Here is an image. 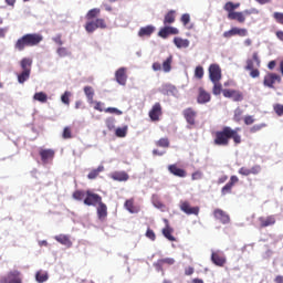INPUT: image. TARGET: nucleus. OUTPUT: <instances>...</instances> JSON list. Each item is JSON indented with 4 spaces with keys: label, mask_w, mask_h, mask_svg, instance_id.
Segmentation results:
<instances>
[{
    "label": "nucleus",
    "mask_w": 283,
    "mask_h": 283,
    "mask_svg": "<svg viewBox=\"0 0 283 283\" xmlns=\"http://www.w3.org/2000/svg\"><path fill=\"white\" fill-rule=\"evenodd\" d=\"M30 74H31V71H22L21 73L17 74L18 83H20V85H23L25 81L30 80Z\"/></svg>",
    "instance_id": "obj_31"
},
{
    "label": "nucleus",
    "mask_w": 283,
    "mask_h": 283,
    "mask_svg": "<svg viewBox=\"0 0 283 283\" xmlns=\"http://www.w3.org/2000/svg\"><path fill=\"white\" fill-rule=\"evenodd\" d=\"M240 179L238 176H231L230 181L224 185V187L221 189V195L227 196V193H231V189H233V186L239 181Z\"/></svg>",
    "instance_id": "obj_13"
},
{
    "label": "nucleus",
    "mask_w": 283,
    "mask_h": 283,
    "mask_svg": "<svg viewBox=\"0 0 283 283\" xmlns=\"http://www.w3.org/2000/svg\"><path fill=\"white\" fill-rule=\"evenodd\" d=\"M98 14H101V9L94 8L86 13L85 18L87 19V21H92V19H96Z\"/></svg>",
    "instance_id": "obj_37"
},
{
    "label": "nucleus",
    "mask_w": 283,
    "mask_h": 283,
    "mask_svg": "<svg viewBox=\"0 0 283 283\" xmlns=\"http://www.w3.org/2000/svg\"><path fill=\"white\" fill-rule=\"evenodd\" d=\"M233 134V129L231 127H224L222 132H217L216 133V139H214V145L219 146H227L229 145V135Z\"/></svg>",
    "instance_id": "obj_3"
},
{
    "label": "nucleus",
    "mask_w": 283,
    "mask_h": 283,
    "mask_svg": "<svg viewBox=\"0 0 283 283\" xmlns=\"http://www.w3.org/2000/svg\"><path fill=\"white\" fill-rule=\"evenodd\" d=\"M224 39H231V36H235V28L230 29L229 31L223 32Z\"/></svg>",
    "instance_id": "obj_58"
},
{
    "label": "nucleus",
    "mask_w": 283,
    "mask_h": 283,
    "mask_svg": "<svg viewBox=\"0 0 283 283\" xmlns=\"http://www.w3.org/2000/svg\"><path fill=\"white\" fill-rule=\"evenodd\" d=\"M70 96H72L70 91L64 92V94L61 96V101L64 105H70Z\"/></svg>",
    "instance_id": "obj_47"
},
{
    "label": "nucleus",
    "mask_w": 283,
    "mask_h": 283,
    "mask_svg": "<svg viewBox=\"0 0 283 283\" xmlns=\"http://www.w3.org/2000/svg\"><path fill=\"white\" fill-rule=\"evenodd\" d=\"M159 262H163V264H169L170 266L176 264V260L174 258L160 259Z\"/></svg>",
    "instance_id": "obj_59"
},
{
    "label": "nucleus",
    "mask_w": 283,
    "mask_h": 283,
    "mask_svg": "<svg viewBox=\"0 0 283 283\" xmlns=\"http://www.w3.org/2000/svg\"><path fill=\"white\" fill-rule=\"evenodd\" d=\"M212 93L214 94V96H220V94H222V84H220V82H212Z\"/></svg>",
    "instance_id": "obj_41"
},
{
    "label": "nucleus",
    "mask_w": 283,
    "mask_h": 283,
    "mask_svg": "<svg viewBox=\"0 0 283 283\" xmlns=\"http://www.w3.org/2000/svg\"><path fill=\"white\" fill-rule=\"evenodd\" d=\"M273 109L279 116H283V104H274Z\"/></svg>",
    "instance_id": "obj_52"
},
{
    "label": "nucleus",
    "mask_w": 283,
    "mask_h": 283,
    "mask_svg": "<svg viewBox=\"0 0 283 283\" xmlns=\"http://www.w3.org/2000/svg\"><path fill=\"white\" fill-rule=\"evenodd\" d=\"M20 66L22 72H25V71L31 72L30 67H32V60L28 57L22 59L20 62Z\"/></svg>",
    "instance_id": "obj_32"
},
{
    "label": "nucleus",
    "mask_w": 283,
    "mask_h": 283,
    "mask_svg": "<svg viewBox=\"0 0 283 283\" xmlns=\"http://www.w3.org/2000/svg\"><path fill=\"white\" fill-rule=\"evenodd\" d=\"M176 21V11L175 10H170L164 19V25H169L171 23H174Z\"/></svg>",
    "instance_id": "obj_30"
},
{
    "label": "nucleus",
    "mask_w": 283,
    "mask_h": 283,
    "mask_svg": "<svg viewBox=\"0 0 283 283\" xmlns=\"http://www.w3.org/2000/svg\"><path fill=\"white\" fill-rule=\"evenodd\" d=\"M107 28V24L105 23V19L97 18L95 20H88L85 24V30L88 34H93V32H96V30H105Z\"/></svg>",
    "instance_id": "obj_2"
},
{
    "label": "nucleus",
    "mask_w": 283,
    "mask_h": 283,
    "mask_svg": "<svg viewBox=\"0 0 283 283\" xmlns=\"http://www.w3.org/2000/svg\"><path fill=\"white\" fill-rule=\"evenodd\" d=\"M99 202H103V198L101 196L90 190L86 191V197L84 199V205H86V207H96Z\"/></svg>",
    "instance_id": "obj_6"
},
{
    "label": "nucleus",
    "mask_w": 283,
    "mask_h": 283,
    "mask_svg": "<svg viewBox=\"0 0 283 283\" xmlns=\"http://www.w3.org/2000/svg\"><path fill=\"white\" fill-rule=\"evenodd\" d=\"M208 72L211 83H220L222 81V69H220L219 64H210Z\"/></svg>",
    "instance_id": "obj_5"
},
{
    "label": "nucleus",
    "mask_w": 283,
    "mask_h": 283,
    "mask_svg": "<svg viewBox=\"0 0 283 283\" xmlns=\"http://www.w3.org/2000/svg\"><path fill=\"white\" fill-rule=\"evenodd\" d=\"M239 174H240L241 176H251V170H250V168L241 167V168L239 169Z\"/></svg>",
    "instance_id": "obj_60"
},
{
    "label": "nucleus",
    "mask_w": 283,
    "mask_h": 283,
    "mask_svg": "<svg viewBox=\"0 0 283 283\" xmlns=\"http://www.w3.org/2000/svg\"><path fill=\"white\" fill-rule=\"evenodd\" d=\"M33 101H38V103H48V94L38 92L33 95Z\"/></svg>",
    "instance_id": "obj_36"
},
{
    "label": "nucleus",
    "mask_w": 283,
    "mask_h": 283,
    "mask_svg": "<svg viewBox=\"0 0 283 283\" xmlns=\"http://www.w3.org/2000/svg\"><path fill=\"white\" fill-rule=\"evenodd\" d=\"M52 41H54V43H56V45H63V40H61V34L53 36Z\"/></svg>",
    "instance_id": "obj_64"
},
{
    "label": "nucleus",
    "mask_w": 283,
    "mask_h": 283,
    "mask_svg": "<svg viewBox=\"0 0 283 283\" xmlns=\"http://www.w3.org/2000/svg\"><path fill=\"white\" fill-rule=\"evenodd\" d=\"M261 61L258 56V53H253L252 59H249L247 61L245 70L249 72L250 70H255L256 67H260Z\"/></svg>",
    "instance_id": "obj_12"
},
{
    "label": "nucleus",
    "mask_w": 283,
    "mask_h": 283,
    "mask_svg": "<svg viewBox=\"0 0 283 283\" xmlns=\"http://www.w3.org/2000/svg\"><path fill=\"white\" fill-rule=\"evenodd\" d=\"M223 96L224 98H232L234 103H240L244 101V95L240 91L235 90H223Z\"/></svg>",
    "instance_id": "obj_8"
},
{
    "label": "nucleus",
    "mask_w": 283,
    "mask_h": 283,
    "mask_svg": "<svg viewBox=\"0 0 283 283\" xmlns=\"http://www.w3.org/2000/svg\"><path fill=\"white\" fill-rule=\"evenodd\" d=\"M234 36H249V31L247 29L234 27Z\"/></svg>",
    "instance_id": "obj_44"
},
{
    "label": "nucleus",
    "mask_w": 283,
    "mask_h": 283,
    "mask_svg": "<svg viewBox=\"0 0 283 283\" xmlns=\"http://www.w3.org/2000/svg\"><path fill=\"white\" fill-rule=\"evenodd\" d=\"M84 94L88 103H94V88L92 86H85Z\"/></svg>",
    "instance_id": "obj_34"
},
{
    "label": "nucleus",
    "mask_w": 283,
    "mask_h": 283,
    "mask_svg": "<svg viewBox=\"0 0 283 283\" xmlns=\"http://www.w3.org/2000/svg\"><path fill=\"white\" fill-rule=\"evenodd\" d=\"M0 283H23L21 272L19 270L9 271L0 277Z\"/></svg>",
    "instance_id": "obj_4"
},
{
    "label": "nucleus",
    "mask_w": 283,
    "mask_h": 283,
    "mask_svg": "<svg viewBox=\"0 0 283 283\" xmlns=\"http://www.w3.org/2000/svg\"><path fill=\"white\" fill-rule=\"evenodd\" d=\"M97 218L98 220H105L107 218V205L103 203V201L98 202Z\"/></svg>",
    "instance_id": "obj_22"
},
{
    "label": "nucleus",
    "mask_w": 283,
    "mask_h": 283,
    "mask_svg": "<svg viewBox=\"0 0 283 283\" xmlns=\"http://www.w3.org/2000/svg\"><path fill=\"white\" fill-rule=\"evenodd\" d=\"M264 127H266V124L262 123V124H255L252 128L251 132L252 134H255V132H260V129H264Z\"/></svg>",
    "instance_id": "obj_56"
},
{
    "label": "nucleus",
    "mask_w": 283,
    "mask_h": 283,
    "mask_svg": "<svg viewBox=\"0 0 283 283\" xmlns=\"http://www.w3.org/2000/svg\"><path fill=\"white\" fill-rule=\"evenodd\" d=\"M282 82V77L280 75H277V73H268L264 76L263 80V85L264 87H270V90H273V85H275V83H281Z\"/></svg>",
    "instance_id": "obj_7"
},
{
    "label": "nucleus",
    "mask_w": 283,
    "mask_h": 283,
    "mask_svg": "<svg viewBox=\"0 0 283 283\" xmlns=\"http://www.w3.org/2000/svg\"><path fill=\"white\" fill-rule=\"evenodd\" d=\"M106 114H116L117 116H122L123 111L116 108V107H107L105 109Z\"/></svg>",
    "instance_id": "obj_49"
},
{
    "label": "nucleus",
    "mask_w": 283,
    "mask_h": 283,
    "mask_svg": "<svg viewBox=\"0 0 283 283\" xmlns=\"http://www.w3.org/2000/svg\"><path fill=\"white\" fill-rule=\"evenodd\" d=\"M180 21L184 25H189V22L191 21V15L189 13H184Z\"/></svg>",
    "instance_id": "obj_50"
},
{
    "label": "nucleus",
    "mask_w": 283,
    "mask_h": 283,
    "mask_svg": "<svg viewBox=\"0 0 283 283\" xmlns=\"http://www.w3.org/2000/svg\"><path fill=\"white\" fill-rule=\"evenodd\" d=\"M146 238H148V240H151V242H156V233L154 232V230L147 229Z\"/></svg>",
    "instance_id": "obj_51"
},
{
    "label": "nucleus",
    "mask_w": 283,
    "mask_h": 283,
    "mask_svg": "<svg viewBox=\"0 0 283 283\" xmlns=\"http://www.w3.org/2000/svg\"><path fill=\"white\" fill-rule=\"evenodd\" d=\"M151 69L154 72H160L163 70V64L159 62H155L153 63Z\"/></svg>",
    "instance_id": "obj_62"
},
{
    "label": "nucleus",
    "mask_w": 283,
    "mask_h": 283,
    "mask_svg": "<svg viewBox=\"0 0 283 283\" xmlns=\"http://www.w3.org/2000/svg\"><path fill=\"white\" fill-rule=\"evenodd\" d=\"M153 32H156V27L149 24L146 27H142L137 34L140 39H145V36H151Z\"/></svg>",
    "instance_id": "obj_14"
},
{
    "label": "nucleus",
    "mask_w": 283,
    "mask_h": 283,
    "mask_svg": "<svg viewBox=\"0 0 283 283\" xmlns=\"http://www.w3.org/2000/svg\"><path fill=\"white\" fill-rule=\"evenodd\" d=\"M167 30H168L167 27H164L163 29H160L158 32V36H160L161 39H167V36H169V33Z\"/></svg>",
    "instance_id": "obj_57"
},
{
    "label": "nucleus",
    "mask_w": 283,
    "mask_h": 283,
    "mask_svg": "<svg viewBox=\"0 0 283 283\" xmlns=\"http://www.w3.org/2000/svg\"><path fill=\"white\" fill-rule=\"evenodd\" d=\"M87 197V192L83 191V190H76L74 193H73V198L74 200H83L84 198Z\"/></svg>",
    "instance_id": "obj_43"
},
{
    "label": "nucleus",
    "mask_w": 283,
    "mask_h": 283,
    "mask_svg": "<svg viewBox=\"0 0 283 283\" xmlns=\"http://www.w3.org/2000/svg\"><path fill=\"white\" fill-rule=\"evenodd\" d=\"M41 160L48 163L54 158V150L53 149H41L40 150Z\"/></svg>",
    "instance_id": "obj_25"
},
{
    "label": "nucleus",
    "mask_w": 283,
    "mask_h": 283,
    "mask_svg": "<svg viewBox=\"0 0 283 283\" xmlns=\"http://www.w3.org/2000/svg\"><path fill=\"white\" fill-rule=\"evenodd\" d=\"M166 222V228L163 229V235L166 237L170 242H176V237L171 235V228H169V221L167 219L164 220Z\"/></svg>",
    "instance_id": "obj_28"
},
{
    "label": "nucleus",
    "mask_w": 283,
    "mask_h": 283,
    "mask_svg": "<svg viewBox=\"0 0 283 283\" xmlns=\"http://www.w3.org/2000/svg\"><path fill=\"white\" fill-rule=\"evenodd\" d=\"M211 261L213 262V264H216V266H224V264H227V258L220 256L218 252H212Z\"/></svg>",
    "instance_id": "obj_21"
},
{
    "label": "nucleus",
    "mask_w": 283,
    "mask_h": 283,
    "mask_svg": "<svg viewBox=\"0 0 283 283\" xmlns=\"http://www.w3.org/2000/svg\"><path fill=\"white\" fill-rule=\"evenodd\" d=\"M56 54L57 56H60V59H65V56H72V52L65 46L57 48Z\"/></svg>",
    "instance_id": "obj_35"
},
{
    "label": "nucleus",
    "mask_w": 283,
    "mask_h": 283,
    "mask_svg": "<svg viewBox=\"0 0 283 283\" xmlns=\"http://www.w3.org/2000/svg\"><path fill=\"white\" fill-rule=\"evenodd\" d=\"M180 210L187 216H198L200 213L199 207H191L187 201L181 202Z\"/></svg>",
    "instance_id": "obj_11"
},
{
    "label": "nucleus",
    "mask_w": 283,
    "mask_h": 283,
    "mask_svg": "<svg viewBox=\"0 0 283 283\" xmlns=\"http://www.w3.org/2000/svg\"><path fill=\"white\" fill-rule=\"evenodd\" d=\"M35 280L39 283L48 282V280H49L48 272L38 271L35 274Z\"/></svg>",
    "instance_id": "obj_38"
},
{
    "label": "nucleus",
    "mask_w": 283,
    "mask_h": 283,
    "mask_svg": "<svg viewBox=\"0 0 283 283\" xmlns=\"http://www.w3.org/2000/svg\"><path fill=\"white\" fill-rule=\"evenodd\" d=\"M41 41H43V35L39 33H28V34H24L22 38L18 39L14 48L19 52H23L25 48H34L39 45Z\"/></svg>",
    "instance_id": "obj_1"
},
{
    "label": "nucleus",
    "mask_w": 283,
    "mask_h": 283,
    "mask_svg": "<svg viewBox=\"0 0 283 283\" xmlns=\"http://www.w3.org/2000/svg\"><path fill=\"white\" fill-rule=\"evenodd\" d=\"M213 216L216 220H219V222H221V224H229V222H231L229 213H227L222 209H214Z\"/></svg>",
    "instance_id": "obj_10"
},
{
    "label": "nucleus",
    "mask_w": 283,
    "mask_h": 283,
    "mask_svg": "<svg viewBox=\"0 0 283 283\" xmlns=\"http://www.w3.org/2000/svg\"><path fill=\"white\" fill-rule=\"evenodd\" d=\"M192 180H202V172L201 171H196L191 176Z\"/></svg>",
    "instance_id": "obj_63"
},
{
    "label": "nucleus",
    "mask_w": 283,
    "mask_h": 283,
    "mask_svg": "<svg viewBox=\"0 0 283 283\" xmlns=\"http://www.w3.org/2000/svg\"><path fill=\"white\" fill-rule=\"evenodd\" d=\"M273 19H275L276 23H281V25H283V13L282 12H274Z\"/></svg>",
    "instance_id": "obj_53"
},
{
    "label": "nucleus",
    "mask_w": 283,
    "mask_h": 283,
    "mask_svg": "<svg viewBox=\"0 0 283 283\" xmlns=\"http://www.w3.org/2000/svg\"><path fill=\"white\" fill-rule=\"evenodd\" d=\"M184 116L189 125H196V112L193 109L184 111Z\"/></svg>",
    "instance_id": "obj_24"
},
{
    "label": "nucleus",
    "mask_w": 283,
    "mask_h": 283,
    "mask_svg": "<svg viewBox=\"0 0 283 283\" xmlns=\"http://www.w3.org/2000/svg\"><path fill=\"white\" fill-rule=\"evenodd\" d=\"M174 63V55H169L166 60H164L161 64V70L165 74H169L171 72V65Z\"/></svg>",
    "instance_id": "obj_23"
},
{
    "label": "nucleus",
    "mask_w": 283,
    "mask_h": 283,
    "mask_svg": "<svg viewBox=\"0 0 283 283\" xmlns=\"http://www.w3.org/2000/svg\"><path fill=\"white\" fill-rule=\"evenodd\" d=\"M249 72H250L251 78H258V77H260V70H258V67H256V69H252V70H250Z\"/></svg>",
    "instance_id": "obj_61"
},
{
    "label": "nucleus",
    "mask_w": 283,
    "mask_h": 283,
    "mask_svg": "<svg viewBox=\"0 0 283 283\" xmlns=\"http://www.w3.org/2000/svg\"><path fill=\"white\" fill-rule=\"evenodd\" d=\"M104 169H105V167L98 166L96 169L92 170V171L88 174L87 178H88L90 180H94V178H97V176H98L102 171H104Z\"/></svg>",
    "instance_id": "obj_39"
},
{
    "label": "nucleus",
    "mask_w": 283,
    "mask_h": 283,
    "mask_svg": "<svg viewBox=\"0 0 283 283\" xmlns=\"http://www.w3.org/2000/svg\"><path fill=\"white\" fill-rule=\"evenodd\" d=\"M124 207L129 213H138V208L134 206V199L126 200Z\"/></svg>",
    "instance_id": "obj_29"
},
{
    "label": "nucleus",
    "mask_w": 283,
    "mask_h": 283,
    "mask_svg": "<svg viewBox=\"0 0 283 283\" xmlns=\"http://www.w3.org/2000/svg\"><path fill=\"white\" fill-rule=\"evenodd\" d=\"M260 171H262V167H260V165H255L252 168H250V176H251V174L253 176H258V174H260Z\"/></svg>",
    "instance_id": "obj_54"
},
{
    "label": "nucleus",
    "mask_w": 283,
    "mask_h": 283,
    "mask_svg": "<svg viewBox=\"0 0 283 283\" xmlns=\"http://www.w3.org/2000/svg\"><path fill=\"white\" fill-rule=\"evenodd\" d=\"M240 8V2L233 3V2H227L223 7V10L228 12V14H231V12H235L234 10H238Z\"/></svg>",
    "instance_id": "obj_33"
},
{
    "label": "nucleus",
    "mask_w": 283,
    "mask_h": 283,
    "mask_svg": "<svg viewBox=\"0 0 283 283\" xmlns=\"http://www.w3.org/2000/svg\"><path fill=\"white\" fill-rule=\"evenodd\" d=\"M107 129L112 132V129H116V118L114 117H107L105 120Z\"/></svg>",
    "instance_id": "obj_40"
},
{
    "label": "nucleus",
    "mask_w": 283,
    "mask_h": 283,
    "mask_svg": "<svg viewBox=\"0 0 283 283\" xmlns=\"http://www.w3.org/2000/svg\"><path fill=\"white\" fill-rule=\"evenodd\" d=\"M228 19H230V21H238L239 23H244L247 21L244 11H241V12L235 11V12L228 13Z\"/></svg>",
    "instance_id": "obj_17"
},
{
    "label": "nucleus",
    "mask_w": 283,
    "mask_h": 283,
    "mask_svg": "<svg viewBox=\"0 0 283 283\" xmlns=\"http://www.w3.org/2000/svg\"><path fill=\"white\" fill-rule=\"evenodd\" d=\"M115 81L118 85H127V67L122 66L115 72Z\"/></svg>",
    "instance_id": "obj_9"
},
{
    "label": "nucleus",
    "mask_w": 283,
    "mask_h": 283,
    "mask_svg": "<svg viewBox=\"0 0 283 283\" xmlns=\"http://www.w3.org/2000/svg\"><path fill=\"white\" fill-rule=\"evenodd\" d=\"M157 147H164L167 148L169 147V139L168 138H160L159 140L156 142Z\"/></svg>",
    "instance_id": "obj_48"
},
{
    "label": "nucleus",
    "mask_w": 283,
    "mask_h": 283,
    "mask_svg": "<svg viewBox=\"0 0 283 283\" xmlns=\"http://www.w3.org/2000/svg\"><path fill=\"white\" fill-rule=\"evenodd\" d=\"M168 170L170 171V174H172V176H177L178 178L187 177V172L185 171V169L178 168V166L176 165L168 166Z\"/></svg>",
    "instance_id": "obj_19"
},
{
    "label": "nucleus",
    "mask_w": 283,
    "mask_h": 283,
    "mask_svg": "<svg viewBox=\"0 0 283 283\" xmlns=\"http://www.w3.org/2000/svg\"><path fill=\"white\" fill-rule=\"evenodd\" d=\"M211 101V94L207 93L203 88H199V95L197 98V103L199 105H206V103H209Z\"/></svg>",
    "instance_id": "obj_15"
},
{
    "label": "nucleus",
    "mask_w": 283,
    "mask_h": 283,
    "mask_svg": "<svg viewBox=\"0 0 283 283\" xmlns=\"http://www.w3.org/2000/svg\"><path fill=\"white\" fill-rule=\"evenodd\" d=\"M115 136H117V138H125V136H127V126L115 129Z\"/></svg>",
    "instance_id": "obj_42"
},
{
    "label": "nucleus",
    "mask_w": 283,
    "mask_h": 283,
    "mask_svg": "<svg viewBox=\"0 0 283 283\" xmlns=\"http://www.w3.org/2000/svg\"><path fill=\"white\" fill-rule=\"evenodd\" d=\"M113 180H117V182H127L129 180V175L125 171L114 172L112 175Z\"/></svg>",
    "instance_id": "obj_26"
},
{
    "label": "nucleus",
    "mask_w": 283,
    "mask_h": 283,
    "mask_svg": "<svg viewBox=\"0 0 283 283\" xmlns=\"http://www.w3.org/2000/svg\"><path fill=\"white\" fill-rule=\"evenodd\" d=\"M205 76V69L199 65L195 69V78H202Z\"/></svg>",
    "instance_id": "obj_46"
},
{
    "label": "nucleus",
    "mask_w": 283,
    "mask_h": 283,
    "mask_svg": "<svg viewBox=\"0 0 283 283\" xmlns=\"http://www.w3.org/2000/svg\"><path fill=\"white\" fill-rule=\"evenodd\" d=\"M54 240H56V242H60V244H63V247H66L67 249L72 247V241L70 240V235L67 234L55 235Z\"/></svg>",
    "instance_id": "obj_20"
},
{
    "label": "nucleus",
    "mask_w": 283,
    "mask_h": 283,
    "mask_svg": "<svg viewBox=\"0 0 283 283\" xmlns=\"http://www.w3.org/2000/svg\"><path fill=\"white\" fill-rule=\"evenodd\" d=\"M160 114H163V107L160 106V103H156L149 112V118L158 120Z\"/></svg>",
    "instance_id": "obj_16"
},
{
    "label": "nucleus",
    "mask_w": 283,
    "mask_h": 283,
    "mask_svg": "<svg viewBox=\"0 0 283 283\" xmlns=\"http://www.w3.org/2000/svg\"><path fill=\"white\" fill-rule=\"evenodd\" d=\"M229 138H232L235 145H240V143H242V137L239 136L237 130L232 129V133L229 135Z\"/></svg>",
    "instance_id": "obj_45"
},
{
    "label": "nucleus",
    "mask_w": 283,
    "mask_h": 283,
    "mask_svg": "<svg viewBox=\"0 0 283 283\" xmlns=\"http://www.w3.org/2000/svg\"><path fill=\"white\" fill-rule=\"evenodd\" d=\"M243 14H244L245 17H249V15H251V14H260V11H259L258 9H255V8L245 9V10L243 11Z\"/></svg>",
    "instance_id": "obj_55"
},
{
    "label": "nucleus",
    "mask_w": 283,
    "mask_h": 283,
    "mask_svg": "<svg viewBox=\"0 0 283 283\" xmlns=\"http://www.w3.org/2000/svg\"><path fill=\"white\" fill-rule=\"evenodd\" d=\"M259 222L261 223L262 229L273 227V224H275V216L260 217Z\"/></svg>",
    "instance_id": "obj_18"
},
{
    "label": "nucleus",
    "mask_w": 283,
    "mask_h": 283,
    "mask_svg": "<svg viewBox=\"0 0 283 283\" xmlns=\"http://www.w3.org/2000/svg\"><path fill=\"white\" fill-rule=\"evenodd\" d=\"M174 43H175L176 48H178V50H182V48L187 49L190 45L189 40L182 39V38H175Z\"/></svg>",
    "instance_id": "obj_27"
}]
</instances>
